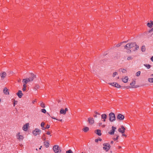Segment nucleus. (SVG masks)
Here are the masks:
<instances>
[{
  "instance_id": "412c9836",
  "label": "nucleus",
  "mask_w": 153,
  "mask_h": 153,
  "mask_svg": "<svg viewBox=\"0 0 153 153\" xmlns=\"http://www.w3.org/2000/svg\"><path fill=\"white\" fill-rule=\"evenodd\" d=\"M107 116L105 114H103L101 115V118L102 119H106Z\"/></svg>"
},
{
  "instance_id": "aec40b11",
  "label": "nucleus",
  "mask_w": 153,
  "mask_h": 153,
  "mask_svg": "<svg viewBox=\"0 0 153 153\" xmlns=\"http://www.w3.org/2000/svg\"><path fill=\"white\" fill-rule=\"evenodd\" d=\"M130 45L129 43H128L125 46H124L125 48L126 49H128L127 48H129L130 49L131 48Z\"/></svg>"
},
{
  "instance_id": "f03ea898",
  "label": "nucleus",
  "mask_w": 153,
  "mask_h": 153,
  "mask_svg": "<svg viewBox=\"0 0 153 153\" xmlns=\"http://www.w3.org/2000/svg\"><path fill=\"white\" fill-rule=\"evenodd\" d=\"M109 120L110 122H112L116 120V117L114 114L113 112H111L109 114Z\"/></svg>"
},
{
  "instance_id": "bb28decb",
  "label": "nucleus",
  "mask_w": 153,
  "mask_h": 153,
  "mask_svg": "<svg viewBox=\"0 0 153 153\" xmlns=\"http://www.w3.org/2000/svg\"><path fill=\"white\" fill-rule=\"evenodd\" d=\"M144 65L148 69H149L151 67V65L149 64H144Z\"/></svg>"
},
{
  "instance_id": "79ce46f5",
  "label": "nucleus",
  "mask_w": 153,
  "mask_h": 153,
  "mask_svg": "<svg viewBox=\"0 0 153 153\" xmlns=\"http://www.w3.org/2000/svg\"><path fill=\"white\" fill-rule=\"evenodd\" d=\"M121 71L123 73H125L126 72V70L124 69H122Z\"/></svg>"
},
{
  "instance_id": "052dcab7",
  "label": "nucleus",
  "mask_w": 153,
  "mask_h": 153,
  "mask_svg": "<svg viewBox=\"0 0 153 153\" xmlns=\"http://www.w3.org/2000/svg\"><path fill=\"white\" fill-rule=\"evenodd\" d=\"M102 125V123H99V126H100Z\"/></svg>"
},
{
  "instance_id": "5701e85b",
  "label": "nucleus",
  "mask_w": 153,
  "mask_h": 153,
  "mask_svg": "<svg viewBox=\"0 0 153 153\" xmlns=\"http://www.w3.org/2000/svg\"><path fill=\"white\" fill-rule=\"evenodd\" d=\"M44 145L46 148H48L49 147V143L46 142H45L44 143Z\"/></svg>"
},
{
  "instance_id": "6ab92c4d",
  "label": "nucleus",
  "mask_w": 153,
  "mask_h": 153,
  "mask_svg": "<svg viewBox=\"0 0 153 153\" xmlns=\"http://www.w3.org/2000/svg\"><path fill=\"white\" fill-rule=\"evenodd\" d=\"M64 111V110L62 108H61L60 110V113L61 114H65L66 112Z\"/></svg>"
},
{
  "instance_id": "cd10ccee",
  "label": "nucleus",
  "mask_w": 153,
  "mask_h": 153,
  "mask_svg": "<svg viewBox=\"0 0 153 153\" xmlns=\"http://www.w3.org/2000/svg\"><path fill=\"white\" fill-rule=\"evenodd\" d=\"M23 88L22 90L23 91H25L26 90L27 86L26 84H24L23 85Z\"/></svg>"
},
{
  "instance_id": "603ef678",
  "label": "nucleus",
  "mask_w": 153,
  "mask_h": 153,
  "mask_svg": "<svg viewBox=\"0 0 153 153\" xmlns=\"http://www.w3.org/2000/svg\"><path fill=\"white\" fill-rule=\"evenodd\" d=\"M150 22V23L152 24V25H153V22L152 21H151Z\"/></svg>"
},
{
  "instance_id": "13d9d810",
  "label": "nucleus",
  "mask_w": 153,
  "mask_h": 153,
  "mask_svg": "<svg viewBox=\"0 0 153 153\" xmlns=\"http://www.w3.org/2000/svg\"><path fill=\"white\" fill-rule=\"evenodd\" d=\"M125 87L126 88H130V86H128Z\"/></svg>"
},
{
  "instance_id": "2eb2a0df",
  "label": "nucleus",
  "mask_w": 153,
  "mask_h": 153,
  "mask_svg": "<svg viewBox=\"0 0 153 153\" xmlns=\"http://www.w3.org/2000/svg\"><path fill=\"white\" fill-rule=\"evenodd\" d=\"M128 79V77L126 76L124 78L122 79V81L125 83H126L127 82Z\"/></svg>"
},
{
  "instance_id": "49530a36",
  "label": "nucleus",
  "mask_w": 153,
  "mask_h": 153,
  "mask_svg": "<svg viewBox=\"0 0 153 153\" xmlns=\"http://www.w3.org/2000/svg\"><path fill=\"white\" fill-rule=\"evenodd\" d=\"M114 82L110 83H109L108 84H109V85H112L113 86V85H114Z\"/></svg>"
},
{
  "instance_id": "f3484780",
  "label": "nucleus",
  "mask_w": 153,
  "mask_h": 153,
  "mask_svg": "<svg viewBox=\"0 0 153 153\" xmlns=\"http://www.w3.org/2000/svg\"><path fill=\"white\" fill-rule=\"evenodd\" d=\"M82 130L85 132H87L89 130V128L87 127H85L82 129Z\"/></svg>"
},
{
  "instance_id": "423d86ee",
  "label": "nucleus",
  "mask_w": 153,
  "mask_h": 153,
  "mask_svg": "<svg viewBox=\"0 0 153 153\" xmlns=\"http://www.w3.org/2000/svg\"><path fill=\"white\" fill-rule=\"evenodd\" d=\"M125 118L124 116L122 114H119L118 115L117 118V120H123Z\"/></svg>"
},
{
  "instance_id": "9b49d317",
  "label": "nucleus",
  "mask_w": 153,
  "mask_h": 153,
  "mask_svg": "<svg viewBox=\"0 0 153 153\" xmlns=\"http://www.w3.org/2000/svg\"><path fill=\"white\" fill-rule=\"evenodd\" d=\"M16 95L18 96L19 98H21L23 95L22 91L21 90H19L18 93H16Z\"/></svg>"
},
{
  "instance_id": "37998d69",
  "label": "nucleus",
  "mask_w": 153,
  "mask_h": 153,
  "mask_svg": "<svg viewBox=\"0 0 153 153\" xmlns=\"http://www.w3.org/2000/svg\"><path fill=\"white\" fill-rule=\"evenodd\" d=\"M45 123L44 122H42L41 124V126L42 127H43L44 126Z\"/></svg>"
},
{
  "instance_id": "680f3d73",
  "label": "nucleus",
  "mask_w": 153,
  "mask_h": 153,
  "mask_svg": "<svg viewBox=\"0 0 153 153\" xmlns=\"http://www.w3.org/2000/svg\"><path fill=\"white\" fill-rule=\"evenodd\" d=\"M127 42H128V41H124V42H123V43H126Z\"/></svg>"
},
{
  "instance_id": "c756f323",
  "label": "nucleus",
  "mask_w": 153,
  "mask_h": 153,
  "mask_svg": "<svg viewBox=\"0 0 153 153\" xmlns=\"http://www.w3.org/2000/svg\"><path fill=\"white\" fill-rule=\"evenodd\" d=\"M135 49L134 50H133V51H135L136 50H137L139 49V46L138 45H135Z\"/></svg>"
},
{
  "instance_id": "1a4fd4ad",
  "label": "nucleus",
  "mask_w": 153,
  "mask_h": 153,
  "mask_svg": "<svg viewBox=\"0 0 153 153\" xmlns=\"http://www.w3.org/2000/svg\"><path fill=\"white\" fill-rule=\"evenodd\" d=\"M88 121L90 124H93L94 122L93 118L91 117H89L88 118Z\"/></svg>"
},
{
  "instance_id": "ea45409f",
  "label": "nucleus",
  "mask_w": 153,
  "mask_h": 153,
  "mask_svg": "<svg viewBox=\"0 0 153 153\" xmlns=\"http://www.w3.org/2000/svg\"><path fill=\"white\" fill-rule=\"evenodd\" d=\"M135 84V81H133L132 82L130 83V85H134Z\"/></svg>"
},
{
  "instance_id": "b1692460",
  "label": "nucleus",
  "mask_w": 153,
  "mask_h": 153,
  "mask_svg": "<svg viewBox=\"0 0 153 153\" xmlns=\"http://www.w3.org/2000/svg\"><path fill=\"white\" fill-rule=\"evenodd\" d=\"M119 135L117 134H116L114 135V137L113 138L114 140H116L118 139Z\"/></svg>"
},
{
  "instance_id": "a18cd8bd",
  "label": "nucleus",
  "mask_w": 153,
  "mask_h": 153,
  "mask_svg": "<svg viewBox=\"0 0 153 153\" xmlns=\"http://www.w3.org/2000/svg\"><path fill=\"white\" fill-rule=\"evenodd\" d=\"M50 125H48V124L47 125V126H46V127L45 128L48 129L50 128Z\"/></svg>"
},
{
  "instance_id": "6e6552de",
  "label": "nucleus",
  "mask_w": 153,
  "mask_h": 153,
  "mask_svg": "<svg viewBox=\"0 0 153 153\" xmlns=\"http://www.w3.org/2000/svg\"><path fill=\"white\" fill-rule=\"evenodd\" d=\"M33 80V79H31L29 78H27L26 79H23L22 82L25 84H26L27 82L32 81Z\"/></svg>"
},
{
  "instance_id": "0eeeda50",
  "label": "nucleus",
  "mask_w": 153,
  "mask_h": 153,
  "mask_svg": "<svg viewBox=\"0 0 153 153\" xmlns=\"http://www.w3.org/2000/svg\"><path fill=\"white\" fill-rule=\"evenodd\" d=\"M111 128V130H110L109 132H108V133L110 134L113 135L114 134V131H115V130L116 129V128L114 126H112Z\"/></svg>"
},
{
  "instance_id": "ddd939ff",
  "label": "nucleus",
  "mask_w": 153,
  "mask_h": 153,
  "mask_svg": "<svg viewBox=\"0 0 153 153\" xmlns=\"http://www.w3.org/2000/svg\"><path fill=\"white\" fill-rule=\"evenodd\" d=\"M0 76L2 79H4L6 76V73L5 72H4L0 74Z\"/></svg>"
},
{
  "instance_id": "393cba45",
  "label": "nucleus",
  "mask_w": 153,
  "mask_h": 153,
  "mask_svg": "<svg viewBox=\"0 0 153 153\" xmlns=\"http://www.w3.org/2000/svg\"><path fill=\"white\" fill-rule=\"evenodd\" d=\"M148 81L150 83H153V78H149L148 79Z\"/></svg>"
},
{
  "instance_id": "2f4dec72",
  "label": "nucleus",
  "mask_w": 153,
  "mask_h": 153,
  "mask_svg": "<svg viewBox=\"0 0 153 153\" xmlns=\"http://www.w3.org/2000/svg\"><path fill=\"white\" fill-rule=\"evenodd\" d=\"M147 26L150 27H152V24L149 22H148L147 24Z\"/></svg>"
},
{
  "instance_id": "7ed1b4c3",
  "label": "nucleus",
  "mask_w": 153,
  "mask_h": 153,
  "mask_svg": "<svg viewBox=\"0 0 153 153\" xmlns=\"http://www.w3.org/2000/svg\"><path fill=\"white\" fill-rule=\"evenodd\" d=\"M104 147L103 149L105 150L106 151H108L110 149L111 146L108 143H105L103 144Z\"/></svg>"
},
{
  "instance_id": "774afa93",
  "label": "nucleus",
  "mask_w": 153,
  "mask_h": 153,
  "mask_svg": "<svg viewBox=\"0 0 153 153\" xmlns=\"http://www.w3.org/2000/svg\"><path fill=\"white\" fill-rule=\"evenodd\" d=\"M113 142H113V141H111V144H112V143H113Z\"/></svg>"
},
{
  "instance_id": "bf43d9fd",
  "label": "nucleus",
  "mask_w": 153,
  "mask_h": 153,
  "mask_svg": "<svg viewBox=\"0 0 153 153\" xmlns=\"http://www.w3.org/2000/svg\"><path fill=\"white\" fill-rule=\"evenodd\" d=\"M42 129L43 130H44L45 129V128L44 126H43V127H42Z\"/></svg>"
},
{
  "instance_id": "f8f14e48",
  "label": "nucleus",
  "mask_w": 153,
  "mask_h": 153,
  "mask_svg": "<svg viewBox=\"0 0 153 153\" xmlns=\"http://www.w3.org/2000/svg\"><path fill=\"white\" fill-rule=\"evenodd\" d=\"M3 92L5 94H9V92L8 91V90L7 88H4L3 90Z\"/></svg>"
},
{
  "instance_id": "dca6fc26",
  "label": "nucleus",
  "mask_w": 153,
  "mask_h": 153,
  "mask_svg": "<svg viewBox=\"0 0 153 153\" xmlns=\"http://www.w3.org/2000/svg\"><path fill=\"white\" fill-rule=\"evenodd\" d=\"M113 86L118 88H120L121 87V86L120 85H119L116 82H114V85H113Z\"/></svg>"
},
{
  "instance_id": "6e6d98bb",
  "label": "nucleus",
  "mask_w": 153,
  "mask_h": 153,
  "mask_svg": "<svg viewBox=\"0 0 153 153\" xmlns=\"http://www.w3.org/2000/svg\"><path fill=\"white\" fill-rule=\"evenodd\" d=\"M122 136H123L126 137V135L125 134L123 133V134Z\"/></svg>"
},
{
  "instance_id": "4be33fe9",
  "label": "nucleus",
  "mask_w": 153,
  "mask_h": 153,
  "mask_svg": "<svg viewBox=\"0 0 153 153\" xmlns=\"http://www.w3.org/2000/svg\"><path fill=\"white\" fill-rule=\"evenodd\" d=\"M17 138L18 139L23 140L24 137L23 136L19 134L17 136Z\"/></svg>"
},
{
  "instance_id": "4d7b16f0",
  "label": "nucleus",
  "mask_w": 153,
  "mask_h": 153,
  "mask_svg": "<svg viewBox=\"0 0 153 153\" xmlns=\"http://www.w3.org/2000/svg\"><path fill=\"white\" fill-rule=\"evenodd\" d=\"M95 113L96 114H99V115H100V114H99L98 112H97V111H95Z\"/></svg>"
},
{
  "instance_id": "a211bd4d",
  "label": "nucleus",
  "mask_w": 153,
  "mask_h": 153,
  "mask_svg": "<svg viewBox=\"0 0 153 153\" xmlns=\"http://www.w3.org/2000/svg\"><path fill=\"white\" fill-rule=\"evenodd\" d=\"M97 132L96 134L98 136H101V131L99 129H97L96 130Z\"/></svg>"
},
{
  "instance_id": "f257e3e1",
  "label": "nucleus",
  "mask_w": 153,
  "mask_h": 153,
  "mask_svg": "<svg viewBox=\"0 0 153 153\" xmlns=\"http://www.w3.org/2000/svg\"><path fill=\"white\" fill-rule=\"evenodd\" d=\"M53 149L55 153H60L61 152L60 148L57 145H54L53 146Z\"/></svg>"
},
{
  "instance_id": "de8ad7c7",
  "label": "nucleus",
  "mask_w": 153,
  "mask_h": 153,
  "mask_svg": "<svg viewBox=\"0 0 153 153\" xmlns=\"http://www.w3.org/2000/svg\"><path fill=\"white\" fill-rule=\"evenodd\" d=\"M64 110V111L66 113V112L68 111V109L67 108H65Z\"/></svg>"
},
{
  "instance_id": "c85d7f7f",
  "label": "nucleus",
  "mask_w": 153,
  "mask_h": 153,
  "mask_svg": "<svg viewBox=\"0 0 153 153\" xmlns=\"http://www.w3.org/2000/svg\"><path fill=\"white\" fill-rule=\"evenodd\" d=\"M140 71H138L137 72L136 74V75L137 76H140Z\"/></svg>"
},
{
  "instance_id": "4c0bfd02",
  "label": "nucleus",
  "mask_w": 153,
  "mask_h": 153,
  "mask_svg": "<svg viewBox=\"0 0 153 153\" xmlns=\"http://www.w3.org/2000/svg\"><path fill=\"white\" fill-rule=\"evenodd\" d=\"M127 50L126 52L128 53H130L131 52V51L129 49H126Z\"/></svg>"
},
{
  "instance_id": "69168bd1",
  "label": "nucleus",
  "mask_w": 153,
  "mask_h": 153,
  "mask_svg": "<svg viewBox=\"0 0 153 153\" xmlns=\"http://www.w3.org/2000/svg\"><path fill=\"white\" fill-rule=\"evenodd\" d=\"M94 117H97V115H94Z\"/></svg>"
},
{
  "instance_id": "5fc2aeb1",
  "label": "nucleus",
  "mask_w": 153,
  "mask_h": 153,
  "mask_svg": "<svg viewBox=\"0 0 153 153\" xmlns=\"http://www.w3.org/2000/svg\"><path fill=\"white\" fill-rule=\"evenodd\" d=\"M151 60L153 62V56H152L151 57Z\"/></svg>"
},
{
  "instance_id": "e2e57ef3",
  "label": "nucleus",
  "mask_w": 153,
  "mask_h": 153,
  "mask_svg": "<svg viewBox=\"0 0 153 153\" xmlns=\"http://www.w3.org/2000/svg\"><path fill=\"white\" fill-rule=\"evenodd\" d=\"M105 125H103L102 126V127H105Z\"/></svg>"
},
{
  "instance_id": "c03bdc74",
  "label": "nucleus",
  "mask_w": 153,
  "mask_h": 153,
  "mask_svg": "<svg viewBox=\"0 0 153 153\" xmlns=\"http://www.w3.org/2000/svg\"><path fill=\"white\" fill-rule=\"evenodd\" d=\"M132 59V58L131 56H129L127 58V59L128 60H131Z\"/></svg>"
},
{
  "instance_id": "39448f33",
  "label": "nucleus",
  "mask_w": 153,
  "mask_h": 153,
  "mask_svg": "<svg viewBox=\"0 0 153 153\" xmlns=\"http://www.w3.org/2000/svg\"><path fill=\"white\" fill-rule=\"evenodd\" d=\"M126 128L124 127L123 126H120V128H119L118 129V131L122 133L123 134L125 132V131Z\"/></svg>"
},
{
  "instance_id": "4468645a",
  "label": "nucleus",
  "mask_w": 153,
  "mask_h": 153,
  "mask_svg": "<svg viewBox=\"0 0 153 153\" xmlns=\"http://www.w3.org/2000/svg\"><path fill=\"white\" fill-rule=\"evenodd\" d=\"M130 46L131 48L135 46V45H136V43L135 42H131L130 43Z\"/></svg>"
},
{
  "instance_id": "473e14b6",
  "label": "nucleus",
  "mask_w": 153,
  "mask_h": 153,
  "mask_svg": "<svg viewBox=\"0 0 153 153\" xmlns=\"http://www.w3.org/2000/svg\"><path fill=\"white\" fill-rule=\"evenodd\" d=\"M40 106L42 107L43 108H44L45 107V104L44 103H43V102H42L41 103Z\"/></svg>"
},
{
  "instance_id": "c9c22d12",
  "label": "nucleus",
  "mask_w": 153,
  "mask_h": 153,
  "mask_svg": "<svg viewBox=\"0 0 153 153\" xmlns=\"http://www.w3.org/2000/svg\"><path fill=\"white\" fill-rule=\"evenodd\" d=\"M66 153H73V152L71 149H69L68 151H66Z\"/></svg>"
},
{
  "instance_id": "72a5a7b5",
  "label": "nucleus",
  "mask_w": 153,
  "mask_h": 153,
  "mask_svg": "<svg viewBox=\"0 0 153 153\" xmlns=\"http://www.w3.org/2000/svg\"><path fill=\"white\" fill-rule=\"evenodd\" d=\"M122 43H123V42H120V43L117 44L116 45V47H119L121 45H122Z\"/></svg>"
},
{
  "instance_id": "e433bc0d",
  "label": "nucleus",
  "mask_w": 153,
  "mask_h": 153,
  "mask_svg": "<svg viewBox=\"0 0 153 153\" xmlns=\"http://www.w3.org/2000/svg\"><path fill=\"white\" fill-rule=\"evenodd\" d=\"M41 111L44 113H45L46 112V110L44 109H42L41 110Z\"/></svg>"
},
{
  "instance_id": "58836bf2",
  "label": "nucleus",
  "mask_w": 153,
  "mask_h": 153,
  "mask_svg": "<svg viewBox=\"0 0 153 153\" xmlns=\"http://www.w3.org/2000/svg\"><path fill=\"white\" fill-rule=\"evenodd\" d=\"M117 74L118 73L117 72H114L113 74V76L114 77L116 75H117Z\"/></svg>"
},
{
  "instance_id": "0e129e2a",
  "label": "nucleus",
  "mask_w": 153,
  "mask_h": 153,
  "mask_svg": "<svg viewBox=\"0 0 153 153\" xmlns=\"http://www.w3.org/2000/svg\"><path fill=\"white\" fill-rule=\"evenodd\" d=\"M43 140H46V138H43Z\"/></svg>"
},
{
  "instance_id": "338daca9",
  "label": "nucleus",
  "mask_w": 153,
  "mask_h": 153,
  "mask_svg": "<svg viewBox=\"0 0 153 153\" xmlns=\"http://www.w3.org/2000/svg\"><path fill=\"white\" fill-rule=\"evenodd\" d=\"M21 79H19L18 80V82H19L21 81Z\"/></svg>"
},
{
  "instance_id": "a878e982",
  "label": "nucleus",
  "mask_w": 153,
  "mask_h": 153,
  "mask_svg": "<svg viewBox=\"0 0 153 153\" xmlns=\"http://www.w3.org/2000/svg\"><path fill=\"white\" fill-rule=\"evenodd\" d=\"M141 51L142 52H144L146 50V48H145V45H143L141 48Z\"/></svg>"
},
{
  "instance_id": "864d4df0",
  "label": "nucleus",
  "mask_w": 153,
  "mask_h": 153,
  "mask_svg": "<svg viewBox=\"0 0 153 153\" xmlns=\"http://www.w3.org/2000/svg\"><path fill=\"white\" fill-rule=\"evenodd\" d=\"M98 140H99L98 139H96L95 140V141L97 143L98 142Z\"/></svg>"
},
{
  "instance_id": "7c9ffc66",
  "label": "nucleus",
  "mask_w": 153,
  "mask_h": 153,
  "mask_svg": "<svg viewBox=\"0 0 153 153\" xmlns=\"http://www.w3.org/2000/svg\"><path fill=\"white\" fill-rule=\"evenodd\" d=\"M40 86L38 85H36L34 88L35 90H37L38 88H39Z\"/></svg>"
},
{
  "instance_id": "a19ab883",
  "label": "nucleus",
  "mask_w": 153,
  "mask_h": 153,
  "mask_svg": "<svg viewBox=\"0 0 153 153\" xmlns=\"http://www.w3.org/2000/svg\"><path fill=\"white\" fill-rule=\"evenodd\" d=\"M51 118L53 119H55V120H58L61 122H62V119H61V120H58L57 119H56V118L54 117H51Z\"/></svg>"
},
{
  "instance_id": "9d476101",
  "label": "nucleus",
  "mask_w": 153,
  "mask_h": 153,
  "mask_svg": "<svg viewBox=\"0 0 153 153\" xmlns=\"http://www.w3.org/2000/svg\"><path fill=\"white\" fill-rule=\"evenodd\" d=\"M29 126L28 123L26 124L25 125L23 126L22 127V129L23 130L25 131H26L27 130V128L28 126Z\"/></svg>"
},
{
  "instance_id": "8fccbe9b",
  "label": "nucleus",
  "mask_w": 153,
  "mask_h": 153,
  "mask_svg": "<svg viewBox=\"0 0 153 153\" xmlns=\"http://www.w3.org/2000/svg\"><path fill=\"white\" fill-rule=\"evenodd\" d=\"M152 31H153V28L151 30L149 31V33H151Z\"/></svg>"
},
{
  "instance_id": "09e8293b",
  "label": "nucleus",
  "mask_w": 153,
  "mask_h": 153,
  "mask_svg": "<svg viewBox=\"0 0 153 153\" xmlns=\"http://www.w3.org/2000/svg\"><path fill=\"white\" fill-rule=\"evenodd\" d=\"M17 101H14V102L13 103V105H14V106H15V105L16 104V102H17Z\"/></svg>"
},
{
  "instance_id": "3c124183",
  "label": "nucleus",
  "mask_w": 153,
  "mask_h": 153,
  "mask_svg": "<svg viewBox=\"0 0 153 153\" xmlns=\"http://www.w3.org/2000/svg\"><path fill=\"white\" fill-rule=\"evenodd\" d=\"M46 134L48 135H49L50 134V132L49 131H48L47 132Z\"/></svg>"
},
{
  "instance_id": "20e7f679",
  "label": "nucleus",
  "mask_w": 153,
  "mask_h": 153,
  "mask_svg": "<svg viewBox=\"0 0 153 153\" xmlns=\"http://www.w3.org/2000/svg\"><path fill=\"white\" fill-rule=\"evenodd\" d=\"M41 130L37 128H36L33 131V133L34 136H36L38 134H39L41 133Z\"/></svg>"
},
{
  "instance_id": "f704fd0d",
  "label": "nucleus",
  "mask_w": 153,
  "mask_h": 153,
  "mask_svg": "<svg viewBox=\"0 0 153 153\" xmlns=\"http://www.w3.org/2000/svg\"><path fill=\"white\" fill-rule=\"evenodd\" d=\"M31 76L32 77V79H33L36 77V75H34V74H31Z\"/></svg>"
}]
</instances>
